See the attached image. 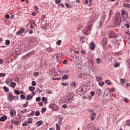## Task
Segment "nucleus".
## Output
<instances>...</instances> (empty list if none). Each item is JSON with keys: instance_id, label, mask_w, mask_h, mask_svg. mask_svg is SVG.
I'll list each match as a JSON object with an SVG mask.
<instances>
[{"instance_id": "5fc2aeb1", "label": "nucleus", "mask_w": 130, "mask_h": 130, "mask_svg": "<svg viewBox=\"0 0 130 130\" xmlns=\"http://www.w3.org/2000/svg\"><path fill=\"white\" fill-rule=\"evenodd\" d=\"M31 85L32 86H34V87L36 86V82H35V81H32L31 82Z\"/></svg>"}, {"instance_id": "5701e85b", "label": "nucleus", "mask_w": 130, "mask_h": 130, "mask_svg": "<svg viewBox=\"0 0 130 130\" xmlns=\"http://www.w3.org/2000/svg\"><path fill=\"white\" fill-rule=\"evenodd\" d=\"M65 6L67 9H72L73 6L72 5L69 4L68 3H65Z\"/></svg>"}, {"instance_id": "423d86ee", "label": "nucleus", "mask_w": 130, "mask_h": 130, "mask_svg": "<svg viewBox=\"0 0 130 130\" xmlns=\"http://www.w3.org/2000/svg\"><path fill=\"white\" fill-rule=\"evenodd\" d=\"M76 93H77L78 95H84V94H85L86 91L84 90L83 87L81 86L77 90Z\"/></svg>"}, {"instance_id": "1a4fd4ad", "label": "nucleus", "mask_w": 130, "mask_h": 130, "mask_svg": "<svg viewBox=\"0 0 130 130\" xmlns=\"http://www.w3.org/2000/svg\"><path fill=\"white\" fill-rule=\"evenodd\" d=\"M119 39H117L112 42V43L115 47H116V46H118L119 45Z\"/></svg>"}, {"instance_id": "dca6fc26", "label": "nucleus", "mask_w": 130, "mask_h": 130, "mask_svg": "<svg viewBox=\"0 0 130 130\" xmlns=\"http://www.w3.org/2000/svg\"><path fill=\"white\" fill-rule=\"evenodd\" d=\"M46 51L47 52H49L50 53H53V52H54V49L49 47L46 49Z\"/></svg>"}, {"instance_id": "0e129e2a", "label": "nucleus", "mask_w": 130, "mask_h": 130, "mask_svg": "<svg viewBox=\"0 0 130 130\" xmlns=\"http://www.w3.org/2000/svg\"><path fill=\"white\" fill-rule=\"evenodd\" d=\"M60 2H61V0H55V3H56V4H60Z\"/></svg>"}, {"instance_id": "3c124183", "label": "nucleus", "mask_w": 130, "mask_h": 130, "mask_svg": "<svg viewBox=\"0 0 130 130\" xmlns=\"http://www.w3.org/2000/svg\"><path fill=\"white\" fill-rule=\"evenodd\" d=\"M46 111V108H43L42 110H41V112L42 113H44V112H45Z\"/></svg>"}, {"instance_id": "a878e982", "label": "nucleus", "mask_w": 130, "mask_h": 130, "mask_svg": "<svg viewBox=\"0 0 130 130\" xmlns=\"http://www.w3.org/2000/svg\"><path fill=\"white\" fill-rule=\"evenodd\" d=\"M68 79H69V75H64L62 77V80H68Z\"/></svg>"}, {"instance_id": "a18cd8bd", "label": "nucleus", "mask_w": 130, "mask_h": 130, "mask_svg": "<svg viewBox=\"0 0 130 130\" xmlns=\"http://www.w3.org/2000/svg\"><path fill=\"white\" fill-rule=\"evenodd\" d=\"M14 94H15L16 95H20V91H19V90H15L14 91Z\"/></svg>"}, {"instance_id": "58836bf2", "label": "nucleus", "mask_w": 130, "mask_h": 130, "mask_svg": "<svg viewBox=\"0 0 130 130\" xmlns=\"http://www.w3.org/2000/svg\"><path fill=\"white\" fill-rule=\"evenodd\" d=\"M56 130H60V126L58 123L56 124Z\"/></svg>"}, {"instance_id": "f8f14e48", "label": "nucleus", "mask_w": 130, "mask_h": 130, "mask_svg": "<svg viewBox=\"0 0 130 130\" xmlns=\"http://www.w3.org/2000/svg\"><path fill=\"white\" fill-rule=\"evenodd\" d=\"M25 32V28H21L19 29V30L16 32V35H20V34H23Z\"/></svg>"}, {"instance_id": "4468645a", "label": "nucleus", "mask_w": 130, "mask_h": 130, "mask_svg": "<svg viewBox=\"0 0 130 130\" xmlns=\"http://www.w3.org/2000/svg\"><path fill=\"white\" fill-rule=\"evenodd\" d=\"M90 118L91 121H94L96 118V113H92L90 114Z\"/></svg>"}, {"instance_id": "bf43d9fd", "label": "nucleus", "mask_w": 130, "mask_h": 130, "mask_svg": "<svg viewBox=\"0 0 130 130\" xmlns=\"http://www.w3.org/2000/svg\"><path fill=\"white\" fill-rule=\"evenodd\" d=\"M120 83L121 84H124V79H121L120 80Z\"/></svg>"}, {"instance_id": "4d7b16f0", "label": "nucleus", "mask_w": 130, "mask_h": 130, "mask_svg": "<svg viewBox=\"0 0 130 130\" xmlns=\"http://www.w3.org/2000/svg\"><path fill=\"white\" fill-rule=\"evenodd\" d=\"M9 83H11V82H13V79L12 78H7L6 79Z\"/></svg>"}, {"instance_id": "e2e57ef3", "label": "nucleus", "mask_w": 130, "mask_h": 130, "mask_svg": "<svg viewBox=\"0 0 130 130\" xmlns=\"http://www.w3.org/2000/svg\"><path fill=\"white\" fill-rule=\"evenodd\" d=\"M39 73L38 72H34V76L35 77H38Z\"/></svg>"}, {"instance_id": "6e6d98bb", "label": "nucleus", "mask_w": 130, "mask_h": 130, "mask_svg": "<svg viewBox=\"0 0 130 130\" xmlns=\"http://www.w3.org/2000/svg\"><path fill=\"white\" fill-rule=\"evenodd\" d=\"M36 51H35V50H32L31 52H29V54H30V55H32V54H34V53H36Z\"/></svg>"}, {"instance_id": "a19ab883", "label": "nucleus", "mask_w": 130, "mask_h": 130, "mask_svg": "<svg viewBox=\"0 0 130 130\" xmlns=\"http://www.w3.org/2000/svg\"><path fill=\"white\" fill-rule=\"evenodd\" d=\"M106 84H107V85H111V82H110V80H106L105 81Z\"/></svg>"}, {"instance_id": "f03ea898", "label": "nucleus", "mask_w": 130, "mask_h": 130, "mask_svg": "<svg viewBox=\"0 0 130 130\" xmlns=\"http://www.w3.org/2000/svg\"><path fill=\"white\" fill-rule=\"evenodd\" d=\"M121 15L123 20H124L125 22H127L128 21L129 18L128 17L127 12H125L124 10H122L121 12Z\"/></svg>"}, {"instance_id": "680f3d73", "label": "nucleus", "mask_w": 130, "mask_h": 130, "mask_svg": "<svg viewBox=\"0 0 130 130\" xmlns=\"http://www.w3.org/2000/svg\"><path fill=\"white\" fill-rule=\"evenodd\" d=\"M81 53H82V54H83V55H86V50H83L81 51Z\"/></svg>"}, {"instance_id": "39448f33", "label": "nucleus", "mask_w": 130, "mask_h": 130, "mask_svg": "<svg viewBox=\"0 0 130 130\" xmlns=\"http://www.w3.org/2000/svg\"><path fill=\"white\" fill-rule=\"evenodd\" d=\"M49 108H51V109H52L53 111H58V110H59V108H58V107H57L56 105L53 103L50 104V105L49 106Z\"/></svg>"}, {"instance_id": "4be33fe9", "label": "nucleus", "mask_w": 130, "mask_h": 130, "mask_svg": "<svg viewBox=\"0 0 130 130\" xmlns=\"http://www.w3.org/2000/svg\"><path fill=\"white\" fill-rule=\"evenodd\" d=\"M16 85L17 84H16V83L13 82H11L10 84V86L11 87V88H15Z\"/></svg>"}, {"instance_id": "72a5a7b5", "label": "nucleus", "mask_w": 130, "mask_h": 130, "mask_svg": "<svg viewBox=\"0 0 130 130\" xmlns=\"http://www.w3.org/2000/svg\"><path fill=\"white\" fill-rule=\"evenodd\" d=\"M104 84H105V82H99V86H100V87H103V86H104Z\"/></svg>"}, {"instance_id": "9d476101", "label": "nucleus", "mask_w": 130, "mask_h": 130, "mask_svg": "<svg viewBox=\"0 0 130 130\" xmlns=\"http://www.w3.org/2000/svg\"><path fill=\"white\" fill-rule=\"evenodd\" d=\"M65 101H66L67 103H72V102H73V96L69 95V96L66 99Z\"/></svg>"}, {"instance_id": "052dcab7", "label": "nucleus", "mask_w": 130, "mask_h": 130, "mask_svg": "<svg viewBox=\"0 0 130 130\" xmlns=\"http://www.w3.org/2000/svg\"><path fill=\"white\" fill-rule=\"evenodd\" d=\"M36 92H37V93H41V90H40V89L39 88H37L36 90Z\"/></svg>"}, {"instance_id": "f257e3e1", "label": "nucleus", "mask_w": 130, "mask_h": 130, "mask_svg": "<svg viewBox=\"0 0 130 130\" xmlns=\"http://www.w3.org/2000/svg\"><path fill=\"white\" fill-rule=\"evenodd\" d=\"M114 23H115V25H120L121 23V17L120 14H116L114 19Z\"/></svg>"}, {"instance_id": "393cba45", "label": "nucleus", "mask_w": 130, "mask_h": 130, "mask_svg": "<svg viewBox=\"0 0 130 130\" xmlns=\"http://www.w3.org/2000/svg\"><path fill=\"white\" fill-rule=\"evenodd\" d=\"M102 93V90L100 89H98L96 91V93L98 94V95H100Z\"/></svg>"}, {"instance_id": "a211bd4d", "label": "nucleus", "mask_w": 130, "mask_h": 130, "mask_svg": "<svg viewBox=\"0 0 130 130\" xmlns=\"http://www.w3.org/2000/svg\"><path fill=\"white\" fill-rule=\"evenodd\" d=\"M85 4L88 5V7H90L92 5V0H89V1L85 0Z\"/></svg>"}, {"instance_id": "c756f323", "label": "nucleus", "mask_w": 130, "mask_h": 130, "mask_svg": "<svg viewBox=\"0 0 130 130\" xmlns=\"http://www.w3.org/2000/svg\"><path fill=\"white\" fill-rule=\"evenodd\" d=\"M3 88L6 93H8V92H9V88H8L7 86H4Z\"/></svg>"}, {"instance_id": "c03bdc74", "label": "nucleus", "mask_w": 130, "mask_h": 130, "mask_svg": "<svg viewBox=\"0 0 130 130\" xmlns=\"http://www.w3.org/2000/svg\"><path fill=\"white\" fill-rule=\"evenodd\" d=\"M61 85L65 87V86H67V87H69V83H62Z\"/></svg>"}, {"instance_id": "b1692460", "label": "nucleus", "mask_w": 130, "mask_h": 130, "mask_svg": "<svg viewBox=\"0 0 130 130\" xmlns=\"http://www.w3.org/2000/svg\"><path fill=\"white\" fill-rule=\"evenodd\" d=\"M38 126H40V125H42V124L43 123V122L42 121V120H40V121H38L36 122Z\"/></svg>"}, {"instance_id": "8fccbe9b", "label": "nucleus", "mask_w": 130, "mask_h": 130, "mask_svg": "<svg viewBox=\"0 0 130 130\" xmlns=\"http://www.w3.org/2000/svg\"><path fill=\"white\" fill-rule=\"evenodd\" d=\"M56 44L57 45H60L61 44V40H58L56 42Z\"/></svg>"}, {"instance_id": "49530a36", "label": "nucleus", "mask_w": 130, "mask_h": 130, "mask_svg": "<svg viewBox=\"0 0 130 130\" xmlns=\"http://www.w3.org/2000/svg\"><path fill=\"white\" fill-rule=\"evenodd\" d=\"M46 93H47V94H52V91L48 89L46 91Z\"/></svg>"}, {"instance_id": "ea45409f", "label": "nucleus", "mask_w": 130, "mask_h": 130, "mask_svg": "<svg viewBox=\"0 0 130 130\" xmlns=\"http://www.w3.org/2000/svg\"><path fill=\"white\" fill-rule=\"evenodd\" d=\"M12 123H13V124H19V122L18 121L13 120L12 121Z\"/></svg>"}, {"instance_id": "13d9d810", "label": "nucleus", "mask_w": 130, "mask_h": 130, "mask_svg": "<svg viewBox=\"0 0 130 130\" xmlns=\"http://www.w3.org/2000/svg\"><path fill=\"white\" fill-rule=\"evenodd\" d=\"M20 98L21 99L24 100L26 99V96H25V95L22 94L20 95Z\"/></svg>"}, {"instance_id": "c9c22d12", "label": "nucleus", "mask_w": 130, "mask_h": 130, "mask_svg": "<svg viewBox=\"0 0 130 130\" xmlns=\"http://www.w3.org/2000/svg\"><path fill=\"white\" fill-rule=\"evenodd\" d=\"M42 101H44L45 103H46L47 102V98L46 97H43L42 98ZM47 103H46L47 104Z\"/></svg>"}, {"instance_id": "cd10ccee", "label": "nucleus", "mask_w": 130, "mask_h": 130, "mask_svg": "<svg viewBox=\"0 0 130 130\" xmlns=\"http://www.w3.org/2000/svg\"><path fill=\"white\" fill-rule=\"evenodd\" d=\"M28 89L30 92H33L35 90V87L34 86H29Z\"/></svg>"}, {"instance_id": "9b49d317", "label": "nucleus", "mask_w": 130, "mask_h": 130, "mask_svg": "<svg viewBox=\"0 0 130 130\" xmlns=\"http://www.w3.org/2000/svg\"><path fill=\"white\" fill-rule=\"evenodd\" d=\"M88 61L89 64L90 65V68L94 67V64H95V61H94V60L92 58H88Z\"/></svg>"}, {"instance_id": "7c9ffc66", "label": "nucleus", "mask_w": 130, "mask_h": 130, "mask_svg": "<svg viewBox=\"0 0 130 130\" xmlns=\"http://www.w3.org/2000/svg\"><path fill=\"white\" fill-rule=\"evenodd\" d=\"M28 44L29 45V46H34L35 45L33 44V41L32 40L28 41Z\"/></svg>"}, {"instance_id": "412c9836", "label": "nucleus", "mask_w": 130, "mask_h": 130, "mask_svg": "<svg viewBox=\"0 0 130 130\" xmlns=\"http://www.w3.org/2000/svg\"><path fill=\"white\" fill-rule=\"evenodd\" d=\"M33 99V96L29 94L26 96V100H31V99Z\"/></svg>"}, {"instance_id": "0eeeda50", "label": "nucleus", "mask_w": 130, "mask_h": 130, "mask_svg": "<svg viewBox=\"0 0 130 130\" xmlns=\"http://www.w3.org/2000/svg\"><path fill=\"white\" fill-rule=\"evenodd\" d=\"M16 96H13L11 92H9L7 95V98L10 101H13Z\"/></svg>"}, {"instance_id": "774afa93", "label": "nucleus", "mask_w": 130, "mask_h": 130, "mask_svg": "<svg viewBox=\"0 0 130 130\" xmlns=\"http://www.w3.org/2000/svg\"><path fill=\"white\" fill-rule=\"evenodd\" d=\"M0 77H6V74H5V73H0Z\"/></svg>"}, {"instance_id": "69168bd1", "label": "nucleus", "mask_w": 130, "mask_h": 130, "mask_svg": "<svg viewBox=\"0 0 130 130\" xmlns=\"http://www.w3.org/2000/svg\"><path fill=\"white\" fill-rule=\"evenodd\" d=\"M123 101H124V102H126V103H128V99H127V98H124Z\"/></svg>"}, {"instance_id": "f3484780", "label": "nucleus", "mask_w": 130, "mask_h": 130, "mask_svg": "<svg viewBox=\"0 0 130 130\" xmlns=\"http://www.w3.org/2000/svg\"><path fill=\"white\" fill-rule=\"evenodd\" d=\"M8 119V117L7 115H3L0 117V121H6Z\"/></svg>"}, {"instance_id": "aec40b11", "label": "nucleus", "mask_w": 130, "mask_h": 130, "mask_svg": "<svg viewBox=\"0 0 130 130\" xmlns=\"http://www.w3.org/2000/svg\"><path fill=\"white\" fill-rule=\"evenodd\" d=\"M102 18L103 21H105V19H106V13H105V12H103Z\"/></svg>"}, {"instance_id": "37998d69", "label": "nucleus", "mask_w": 130, "mask_h": 130, "mask_svg": "<svg viewBox=\"0 0 130 130\" xmlns=\"http://www.w3.org/2000/svg\"><path fill=\"white\" fill-rule=\"evenodd\" d=\"M34 114H35V111H32V112H31L30 114H28V117H30L29 115H32V116H34Z\"/></svg>"}, {"instance_id": "864d4df0", "label": "nucleus", "mask_w": 130, "mask_h": 130, "mask_svg": "<svg viewBox=\"0 0 130 130\" xmlns=\"http://www.w3.org/2000/svg\"><path fill=\"white\" fill-rule=\"evenodd\" d=\"M126 125H128V126H130V120H128L126 121Z\"/></svg>"}, {"instance_id": "de8ad7c7", "label": "nucleus", "mask_w": 130, "mask_h": 130, "mask_svg": "<svg viewBox=\"0 0 130 130\" xmlns=\"http://www.w3.org/2000/svg\"><path fill=\"white\" fill-rule=\"evenodd\" d=\"M10 43V40H6V43H5L6 45H9Z\"/></svg>"}, {"instance_id": "6ab92c4d", "label": "nucleus", "mask_w": 130, "mask_h": 130, "mask_svg": "<svg viewBox=\"0 0 130 130\" xmlns=\"http://www.w3.org/2000/svg\"><path fill=\"white\" fill-rule=\"evenodd\" d=\"M62 119H63V118L62 117H59V120L57 124L59 125H61V123H62Z\"/></svg>"}, {"instance_id": "bb28decb", "label": "nucleus", "mask_w": 130, "mask_h": 130, "mask_svg": "<svg viewBox=\"0 0 130 130\" xmlns=\"http://www.w3.org/2000/svg\"><path fill=\"white\" fill-rule=\"evenodd\" d=\"M95 79L96 80V82H100V81H102V78L101 76L96 77Z\"/></svg>"}, {"instance_id": "4c0bfd02", "label": "nucleus", "mask_w": 130, "mask_h": 130, "mask_svg": "<svg viewBox=\"0 0 130 130\" xmlns=\"http://www.w3.org/2000/svg\"><path fill=\"white\" fill-rule=\"evenodd\" d=\"M112 15H113V12L112 11V10H110L109 13V18H110V17H111V16H112Z\"/></svg>"}, {"instance_id": "79ce46f5", "label": "nucleus", "mask_w": 130, "mask_h": 130, "mask_svg": "<svg viewBox=\"0 0 130 130\" xmlns=\"http://www.w3.org/2000/svg\"><path fill=\"white\" fill-rule=\"evenodd\" d=\"M28 125V122L25 121L24 123H22V126H27Z\"/></svg>"}, {"instance_id": "7ed1b4c3", "label": "nucleus", "mask_w": 130, "mask_h": 130, "mask_svg": "<svg viewBox=\"0 0 130 130\" xmlns=\"http://www.w3.org/2000/svg\"><path fill=\"white\" fill-rule=\"evenodd\" d=\"M92 24H90L85 27L83 32V34H85V35H89V34H90V32L91 31V30L92 29Z\"/></svg>"}, {"instance_id": "e433bc0d", "label": "nucleus", "mask_w": 130, "mask_h": 130, "mask_svg": "<svg viewBox=\"0 0 130 130\" xmlns=\"http://www.w3.org/2000/svg\"><path fill=\"white\" fill-rule=\"evenodd\" d=\"M71 86H73V87H74V88H76V87H77V83H76V82H72V83L70 84Z\"/></svg>"}, {"instance_id": "09e8293b", "label": "nucleus", "mask_w": 130, "mask_h": 130, "mask_svg": "<svg viewBox=\"0 0 130 130\" xmlns=\"http://www.w3.org/2000/svg\"><path fill=\"white\" fill-rule=\"evenodd\" d=\"M35 115L36 116H39L40 115V112L39 111H36Z\"/></svg>"}, {"instance_id": "2eb2a0df", "label": "nucleus", "mask_w": 130, "mask_h": 130, "mask_svg": "<svg viewBox=\"0 0 130 130\" xmlns=\"http://www.w3.org/2000/svg\"><path fill=\"white\" fill-rule=\"evenodd\" d=\"M10 113L11 116H12V117H14V116L16 115V110L14 109H11L10 110Z\"/></svg>"}, {"instance_id": "603ef678", "label": "nucleus", "mask_w": 130, "mask_h": 130, "mask_svg": "<svg viewBox=\"0 0 130 130\" xmlns=\"http://www.w3.org/2000/svg\"><path fill=\"white\" fill-rule=\"evenodd\" d=\"M40 100H41V98H40V97H37L36 99V101H37V102H39Z\"/></svg>"}, {"instance_id": "6e6552de", "label": "nucleus", "mask_w": 130, "mask_h": 130, "mask_svg": "<svg viewBox=\"0 0 130 130\" xmlns=\"http://www.w3.org/2000/svg\"><path fill=\"white\" fill-rule=\"evenodd\" d=\"M108 42V40L106 37H104L102 39V45L104 47H106V45H107V43Z\"/></svg>"}, {"instance_id": "20e7f679", "label": "nucleus", "mask_w": 130, "mask_h": 130, "mask_svg": "<svg viewBox=\"0 0 130 130\" xmlns=\"http://www.w3.org/2000/svg\"><path fill=\"white\" fill-rule=\"evenodd\" d=\"M108 35L109 38H119V37H120V36H117V35H116L115 32H114V31L113 30L110 31Z\"/></svg>"}, {"instance_id": "473e14b6", "label": "nucleus", "mask_w": 130, "mask_h": 130, "mask_svg": "<svg viewBox=\"0 0 130 130\" xmlns=\"http://www.w3.org/2000/svg\"><path fill=\"white\" fill-rule=\"evenodd\" d=\"M126 63L127 67V68L130 69V60H127Z\"/></svg>"}, {"instance_id": "ddd939ff", "label": "nucleus", "mask_w": 130, "mask_h": 130, "mask_svg": "<svg viewBox=\"0 0 130 130\" xmlns=\"http://www.w3.org/2000/svg\"><path fill=\"white\" fill-rule=\"evenodd\" d=\"M95 47L96 46L95 45L94 42H91L90 44V48L91 50H94Z\"/></svg>"}, {"instance_id": "2f4dec72", "label": "nucleus", "mask_w": 130, "mask_h": 130, "mask_svg": "<svg viewBox=\"0 0 130 130\" xmlns=\"http://www.w3.org/2000/svg\"><path fill=\"white\" fill-rule=\"evenodd\" d=\"M27 122L28 123H32V122H33V118H29L28 119H27Z\"/></svg>"}, {"instance_id": "c85d7f7f", "label": "nucleus", "mask_w": 130, "mask_h": 130, "mask_svg": "<svg viewBox=\"0 0 130 130\" xmlns=\"http://www.w3.org/2000/svg\"><path fill=\"white\" fill-rule=\"evenodd\" d=\"M123 6L124 8H130V4H128L123 3Z\"/></svg>"}, {"instance_id": "f704fd0d", "label": "nucleus", "mask_w": 130, "mask_h": 130, "mask_svg": "<svg viewBox=\"0 0 130 130\" xmlns=\"http://www.w3.org/2000/svg\"><path fill=\"white\" fill-rule=\"evenodd\" d=\"M96 61L98 64H100V62H101V59H100V58H98L96 59Z\"/></svg>"}, {"instance_id": "338daca9", "label": "nucleus", "mask_w": 130, "mask_h": 130, "mask_svg": "<svg viewBox=\"0 0 130 130\" xmlns=\"http://www.w3.org/2000/svg\"><path fill=\"white\" fill-rule=\"evenodd\" d=\"M44 19H45V15H42L41 20L44 21Z\"/></svg>"}]
</instances>
